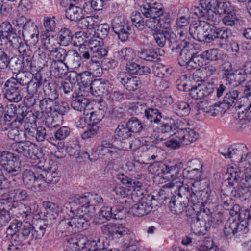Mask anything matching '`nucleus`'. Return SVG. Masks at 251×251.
<instances>
[{
  "label": "nucleus",
  "instance_id": "nucleus-50",
  "mask_svg": "<svg viewBox=\"0 0 251 251\" xmlns=\"http://www.w3.org/2000/svg\"><path fill=\"white\" fill-rule=\"evenodd\" d=\"M224 233L227 238H231L233 236H237V221L229 220L225 224Z\"/></svg>",
  "mask_w": 251,
  "mask_h": 251
},
{
  "label": "nucleus",
  "instance_id": "nucleus-40",
  "mask_svg": "<svg viewBox=\"0 0 251 251\" xmlns=\"http://www.w3.org/2000/svg\"><path fill=\"white\" fill-rule=\"evenodd\" d=\"M41 75L36 74L34 77H32V80L28 84L26 87L27 91L31 95L36 94L43 83Z\"/></svg>",
  "mask_w": 251,
  "mask_h": 251
},
{
  "label": "nucleus",
  "instance_id": "nucleus-48",
  "mask_svg": "<svg viewBox=\"0 0 251 251\" xmlns=\"http://www.w3.org/2000/svg\"><path fill=\"white\" fill-rule=\"evenodd\" d=\"M167 164L163 162H154L149 167V171L155 175L159 176H164L166 170Z\"/></svg>",
  "mask_w": 251,
  "mask_h": 251
},
{
  "label": "nucleus",
  "instance_id": "nucleus-59",
  "mask_svg": "<svg viewBox=\"0 0 251 251\" xmlns=\"http://www.w3.org/2000/svg\"><path fill=\"white\" fill-rule=\"evenodd\" d=\"M90 106H87V108L84 109L83 114H79V128H84L85 127H89L92 126V122L89 119V115L90 114Z\"/></svg>",
  "mask_w": 251,
  "mask_h": 251
},
{
  "label": "nucleus",
  "instance_id": "nucleus-29",
  "mask_svg": "<svg viewBox=\"0 0 251 251\" xmlns=\"http://www.w3.org/2000/svg\"><path fill=\"white\" fill-rule=\"evenodd\" d=\"M177 134L182 139V145H188L196 141L199 137V134L193 129L177 128Z\"/></svg>",
  "mask_w": 251,
  "mask_h": 251
},
{
  "label": "nucleus",
  "instance_id": "nucleus-5",
  "mask_svg": "<svg viewBox=\"0 0 251 251\" xmlns=\"http://www.w3.org/2000/svg\"><path fill=\"white\" fill-rule=\"evenodd\" d=\"M187 188L190 194L188 199H190V207L199 206L200 209L202 208L203 203L206 201L209 197L208 189L205 186H201L200 182H195L192 184L191 187L187 184L183 185Z\"/></svg>",
  "mask_w": 251,
  "mask_h": 251
},
{
  "label": "nucleus",
  "instance_id": "nucleus-45",
  "mask_svg": "<svg viewBox=\"0 0 251 251\" xmlns=\"http://www.w3.org/2000/svg\"><path fill=\"white\" fill-rule=\"evenodd\" d=\"M103 104V105H101V108L100 110H98L96 111L95 112L91 111L90 110V114L89 115V117L90 120H91V122H92V126H96V125L99 123L104 117L105 115V111L106 109L105 106V102L104 101H101V104Z\"/></svg>",
  "mask_w": 251,
  "mask_h": 251
},
{
  "label": "nucleus",
  "instance_id": "nucleus-44",
  "mask_svg": "<svg viewBox=\"0 0 251 251\" xmlns=\"http://www.w3.org/2000/svg\"><path fill=\"white\" fill-rule=\"evenodd\" d=\"M201 55L204 61L205 59L207 60L215 61V64H220L222 63V59L221 54L219 53V51L216 49H211L203 51Z\"/></svg>",
  "mask_w": 251,
  "mask_h": 251
},
{
  "label": "nucleus",
  "instance_id": "nucleus-18",
  "mask_svg": "<svg viewBox=\"0 0 251 251\" xmlns=\"http://www.w3.org/2000/svg\"><path fill=\"white\" fill-rule=\"evenodd\" d=\"M179 34L180 35L179 38L173 32H169L168 35L167 44L171 51L174 53L179 52L181 48L185 43V40L187 39H190L189 37H187V32L186 31L185 32L181 31Z\"/></svg>",
  "mask_w": 251,
  "mask_h": 251
},
{
  "label": "nucleus",
  "instance_id": "nucleus-10",
  "mask_svg": "<svg viewBox=\"0 0 251 251\" xmlns=\"http://www.w3.org/2000/svg\"><path fill=\"white\" fill-rule=\"evenodd\" d=\"M152 201H155L154 195L149 194L142 199L130 208V212L134 216L142 217L148 214L152 209Z\"/></svg>",
  "mask_w": 251,
  "mask_h": 251
},
{
  "label": "nucleus",
  "instance_id": "nucleus-35",
  "mask_svg": "<svg viewBox=\"0 0 251 251\" xmlns=\"http://www.w3.org/2000/svg\"><path fill=\"white\" fill-rule=\"evenodd\" d=\"M19 52L23 56V62L24 64L26 63V67L29 68L35 67L32 63V59L34 56V53L33 52L30 47L27 45L25 46L24 44L22 46L19 47Z\"/></svg>",
  "mask_w": 251,
  "mask_h": 251
},
{
  "label": "nucleus",
  "instance_id": "nucleus-49",
  "mask_svg": "<svg viewBox=\"0 0 251 251\" xmlns=\"http://www.w3.org/2000/svg\"><path fill=\"white\" fill-rule=\"evenodd\" d=\"M68 66L71 69H75L78 68V53L76 50H70L67 52L66 59Z\"/></svg>",
  "mask_w": 251,
  "mask_h": 251
},
{
  "label": "nucleus",
  "instance_id": "nucleus-28",
  "mask_svg": "<svg viewBox=\"0 0 251 251\" xmlns=\"http://www.w3.org/2000/svg\"><path fill=\"white\" fill-rule=\"evenodd\" d=\"M120 82L124 88L129 91L139 89L142 85L141 80L137 76H125L121 78Z\"/></svg>",
  "mask_w": 251,
  "mask_h": 251
},
{
  "label": "nucleus",
  "instance_id": "nucleus-22",
  "mask_svg": "<svg viewBox=\"0 0 251 251\" xmlns=\"http://www.w3.org/2000/svg\"><path fill=\"white\" fill-rule=\"evenodd\" d=\"M214 90V87L212 84H198L192 87L190 96L193 99H201L211 95Z\"/></svg>",
  "mask_w": 251,
  "mask_h": 251
},
{
  "label": "nucleus",
  "instance_id": "nucleus-3",
  "mask_svg": "<svg viewBox=\"0 0 251 251\" xmlns=\"http://www.w3.org/2000/svg\"><path fill=\"white\" fill-rule=\"evenodd\" d=\"M190 194L187 188L182 185L178 187V193L174 195L169 202V208L170 210L176 214H180L188 206H190V199L188 197Z\"/></svg>",
  "mask_w": 251,
  "mask_h": 251
},
{
  "label": "nucleus",
  "instance_id": "nucleus-56",
  "mask_svg": "<svg viewBox=\"0 0 251 251\" xmlns=\"http://www.w3.org/2000/svg\"><path fill=\"white\" fill-rule=\"evenodd\" d=\"M117 58L122 61H130L134 56V53L132 49L125 48L116 52Z\"/></svg>",
  "mask_w": 251,
  "mask_h": 251
},
{
  "label": "nucleus",
  "instance_id": "nucleus-4",
  "mask_svg": "<svg viewBox=\"0 0 251 251\" xmlns=\"http://www.w3.org/2000/svg\"><path fill=\"white\" fill-rule=\"evenodd\" d=\"M0 164L9 176H21V169L19 157L7 151L0 152Z\"/></svg>",
  "mask_w": 251,
  "mask_h": 251
},
{
  "label": "nucleus",
  "instance_id": "nucleus-17",
  "mask_svg": "<svg viewBox=\"0 0 251 251\" xmlns=\"http://www.w3.org/2000/svg\"><path fill=\"white\" fill-rule=\"evenodd\" d=\"M224 75L226 81V85L229 84L233 87H236L243 84L246 80L247 76L242 69L233 70H226Z\"/></svg>",
  "mask_w": 251,
  "mask_h": 251
},
{
  "label": "nucleus",
  "instance_id": "nucleus-20",
  "mask_svg": "<svg viewBox=\"0 0 251 251\" xmlns=\"http://www.w3.org/2000/svg\"><path fill=\"white\" fill-rule=\"evenodd\" d=\"M201 4L208 8L209 11H212L213 15L217 16L216 22H218L221 15L227 11V4L222 0H202Z\"/></svg>",
  "mask_w": 251,
  "mask_h": 251
},
{
  "label": "nucleus",
  "instance_id": "nucleus-13",
  "mask_svg": "<svg viewBox=\"0 0 251 251\" xmlns=\"http://www.w3.org/2000/svg\"><path fill=\"white\" fill-rule=\"evenodd\" d=\"M4 28L6 29V35L7 38L8 47L12 49H19L23 44L20 36L21 30L13 27L10 22L4 21L2 22Z\"/></svg>",
  "mask_w": 251,
  "mask_h": 251
},
{
  "label": "nucleus",
  "instance_id": "nucleus-27",
  "mask_svg": "<svg viewBox=\"0 0 251 251\" xmlns=\"http://www.w3.org/2000/svg\"><path fill=\"white\" fill-rule=\"evenodd\" d=\"M51 225L42 219H39L35 223H33L31 237L35 239H41L45 233L46 229L50 227Z\"/></svg>",
  "mask_w": 251,
  "mask_h": 251
},
{
  "label": "nucleus",
  "instance_id": "nucleus-14",
  "mask_svg": "<svg viewBox=\"0 0 251 251\" xmlns=\"http://www.w3.org/2000/svg\"><path fill=\"white\" fill-rule=\"evenodd\" d=\"M93 32L90 29L79 30V58L81 59H89V50L92 45Z\"/></svg>",
  "mask_w": 251,
  "mask_h": 251
},
{
  "label": "nucleus",
  "instance_id": "nucleus-38",
  "mask_svg": "<svg viewBox=\"0 0 251 251\" xmlns=\"http://www.w3.org/2000/svg\"><path fill=\"white\" fill-rule=\"evenodd\" d=\"M138 55L140 59L147 61L156 62L159 60L157 52L151 49H142L138 51Z\"/></svg>",
  "mask_w": 251,
  "mask_h": 251
},
{
  "label": "nucleus",
  "instance_id": "nucleus-55",
  "mask_svg": "<svg viewBox=\"0 0 251 251\" xmlns=\"http://www.w3.org/2000/svg\"><path fill=\"white\" fill-rule=\"evenodd\" d=\"M204 65V61L201 54L195 53L189 62L185 65L188 70L200 69V68Z\"/></svg>",
  "mask_w": 251,
  "mask_h": 251
},
{
  "label": "nucleus",
  "instance_id": "nucleus-34",
  "mask_svg": "<svg viewBox=\"0 0 251 251\" xmlns=\"http://www.w3.org/2000/svg\"><path fill=\"white\" fill-rule=\"evenodd\" d=\"M240 92L236 90L230 91L226 93L223 99L222 104H224L225 108L229 109L232 107H239L236 105L239 99Z\"/></svg>",
  "mask_w": 251,
  "mask_h": 251
},
{
  "label": "nucleus",
  "instance_id": "nucleus-52",
  "mask_svg": "<svg viewBox=\"0 0 251 251\" xmlns=\"http://www.w3.org/2000/svg\"><path fill=\"white\" fill-rule=\"evenodd\" d=\"M215 40L219 41L220 47H222L223 44H226L228 41L229 38L231 35L230 30L215 27Z\"/></svg>",
  "mask_w": 251,
  "mask_h": 251
},
{
  "label": "nucleus",
  "instance_id": "nucleus-33",
  "mask_svg": "<svg viewBox=\"0 0 251 251\" xmlns=\"http://www.w3.org/2000/svg\"><path fill=\"white\" fill-rule=\"evenodd\" d=\"M68 67L62 61H52L50 71L56 78H62L67 72Z\"/></svg>",
  "mask_w": 251,
  "mask_h": 251
},
{
  "label": "nucleus",
  "instance_id": "nucleus-62",
  "mask_svg": "<svg viewBox=\"0 0 251 251\" xmlns=\"http://www.w3.org/2000/svg\"><path fill=\"white\" fill-rule=\"evenodd\" d=\"M118 224L110 223L103 225L101 227V231L103 234L109 238H114V231L117 229Z\"/></svg>",
  "mask_w": 251,
  "mask_h": 251
},
{
  "label": "nucleus",
  "instance_id": "nucleus-15",
  "mask_svg": "<svg viewBox=\"0 0 251 251\" xmlns=\"http://www.w3.org/2000/svg\"><path fill=\"white\" fill-rule=\"evenodd\" d=\"M215 24L216 22L212 23L208 21L198 20L189 27V33L194 39L202 42L209 25Z\"/></svg>",
  "mask_w": 251,
  "mask_h": 251
},
{
  "label": "nucleus",
  "instance_id": "nucleus-32",
  "mask_svg": "<svg viewBox=\"0 0 251 251\" xmlns=\"http://www.w3.org/2000/svg\"><path fill=\"white\" fill-rule=\"evenodd\" d=\"M114 135L118 140L122 142L131 138L132 133L126 125V122H121L115 130Z\"/></svg>",
  "mask_w": 251,
  "mask_h": 251
},
{
  "label": "nucleus",
  "instance_id": "nucleus-64",
  "mask_svg": "<svg viewBox=\"0 0 251 251\" xmlns=\"http://www.w3.org/2000/svg\"><path fill=\"white\" fill-rule=\"evenodd\" d=\"M92 241L85 235L79 233V251H90Z\"/></svg>",
  "mask_w": 251,
  "mask_h": 251
},
{
  "label": "nucleus",
  "instance_id": "nucleus-7",
  "mask_svg": "<svg viewBox=\"0 0 251 251\" xmlns=\"http://www.w3.org/2000/svg\"><path fill=\"white\" fill-rule=\"evenodd\" d=\"M11 147L21 156L33 159L39 158L38 147L29 141L16 142L12 144Z\"/></svg>",
  "mask_w": 251,
  "mask_h": 251
},
{
  "label": "nucleus",
  "instance_id": "nucleus-24",
  "mask_svg": "<svg viewBox=\"0 0 251 251\" xmlns=\"http://www.w3.org/2000/svg\"><path fill=\"white\" fill-rule=\"evenodd\" d=\"M80 82H79V94L81 92V96H87L90 92L92 91L91 84L92 82L93 76L89 71H85L79 73Z\"/></svg>",
  "mask_w": 251,
  "mask_h": 251
},
{
  "label": "nucleus",
  "instance_id": "nucleus-43",
  "mask_svg": "<svg viewBox=\"0 0 251 251\" xmlns=\"http://www.w3.org/2000/svg\"><path fill=\"white\" fill-rule=\"evenodd\" d=\"M46 81H44L43 90L45 95L51 100H56L58 98L59 94L57 91V85L54 82H48L46 85Z\"/></svg>",
  "mask_w": 251,
  "mask_h": 251
},
{
  "label": "nucleus",
  "instance_id": "nucleus-31",
  "mask_svg": "<svg viewBox=\"0 0 251 251\" xmlns=\"http://www.w3.org/2000/svg\"><path fill=\"white\" fill-rule=\"evenodd\" d=\"M33 75L29 72L26 71H22L19 72L16 75V77H12L9 79L11 81H13V83H15L18 87H22L27 86L30 81L32 80Z\"/></svg>",
  "mask_w": 251,
  "mask_h": 251
},
{
  "label": "nucleus",
  "instance_id": "nucleus-9",
  "mask_svg": "<svg viewBox=\"0 0 251 251\" xmlns=\"http://www.w3.org/2000/svg\"><path fill=\"white\" fill-rule=\"evenodd\" d=\"M39 176V171L35 173L30 170H25L22 173L24 184L34 191H41L45 190L46 186L41 182Z\"/></svg>",
  "mask_w": 251,
  "mask_h": 251
},
{
  "label": "nucleus",
  "instance_id": "nucleus-57",
  "mask_svg": "<svg viewBox=\"0 0 251 251\" xmlns=\"http://www.w3.org/2000/svg\"><path fill=\"white\" fill-rule=\"evenodd\" d=\"M170 139L164 142V144L167 147L173 149L179 148L182 145V139L176 132L173 133V135H170Z\"/></svg>",
  "mask_w": 251,
  "mask_h": 251
},
{
  "label": "nucleus",
  "instance_id": "nucleus-58",
  "mask_svg": "<svg viewBox=\"0 0 251 251\" xmlns=\"http://www.w3.org/2000/svg\"><path fill=\"white\" fill-rule=\"evenodd\" d=\"M176 113L180 117H185L188 116L190 112V107L189 104L184 101L177 102L176 105Z\"/></svg>",
  "mask_w": 251,
  "mask_h": 251
},
{
  "label": "nucleus",
  "instance_id": "nucleus-36",
  "mask_svg": "<svg viewBox=\"0 0 251 251\" xmlns=\"http://www.w3.org/2000/svg\"><path fill=\"white\" fill-rule=\"evenodd\" d=\"M182 166L183 164L181 162L172 166L167 164V168L163 178L172 181L176 180L178 178V176Z\"/></svg>",
  "mask_w": 251,
  "mask_h": 251
},
{
  "label": "nucleus",
  "instance_id": "nucleus-60",
  "mask_svg": "<svg viewBox=\"0 0 251 251\" xmlns=\"http://www.w3.org/2000/svg\"><path fill=\"white\" fill-rule=\"evenodd\" d=\"M152 71L154 75L158 77H167L170 73L169 69L160 63H156L152 66Z\"/></svg>",
  "mask_w": 251,
  "mask_h": 251
},
{
  "label": "nucleus",
  "instance_id": "nucleus-25",
  "mask_svg": "<svg viewBox=\"0 0 251 251\" xmlns=\"http://www.w3.org/2000/svg\"><path fill=\"white\" fill-rule=\"evenodd\" d=\"M61 87L65 93L67 94L71 91H74L70 102L71 107L74 110H78V93L77 92L76 85H73L70 81L62 82Z\"/></svg>",
  "mask_w": 251,
  "mask_h": 251
},
{
  "label": "nucleus",
  "instance_id": "nucleus-6",
  "mask_svg": "<svg viewBox=\"0 0 251 251\" xmlns=\"http://www.w3.org/2000/svg\"><path fill=\"white\" fill-rule=\"evenodd\" d=\"M57 164L51 159L45 160L44 165L39 166V176L41 182L45 183H56L59 178L58 173L56 171Z\"/></svg>",
  "mask_w": 251,
  "mask_h": 251
},
{
  "label": "nucleus",
  "instance_id": "nucleus-23",
  "mask_svg": "<svg viewBox=\"0 0 251 251\" xmlns=\"http://www.w3.org/2000/svg\"><path fill=\"white\" fill-rule=\"evenodd\" d=\"M145 117L150 122L155 124L163 122L164 121H173L171 118L164 115L157 108H149L145 110Z\"/></svg>",
  "mask_w": 251,
  "mask_h": 251
},
{
  "label": "nucleus",
  "instance_id": "nucleus-19",
  "mask_svg": "<svg viewBox=\"0 0 251 251\" xmlns=\"http://www.w3.org/2000/svg\"><path fill=\"white\" fill-rule=\"evenodd\" d=\"M22 28V35L25 40L35 45L39 41V31L36 24L29 20Z\"/></svg>",
  "mask_w": 251,
  "mask_h": 251
},
{
  "label": "nucleus",
  "instance_id": "nucleus-8",
  "mask_svg": "<svg viewBox=\"0 0 251 251\" xmlns=\"http://www.w3.org/2000/svg\"><path fill=\"white\" fill-rule=\"evenodd\" d=\"M103 202V198L97 193L87 192L81 194L79 195V205L81 208H79V212L90 213L91 207L94 210V205H101Z\"/></svg>",
  "mask_w": 251,
  "mask_h": 251
},
{
  "label": "nucleus",
  "instance_id": "nucleus-21",
  "mask_svg": "<svg viewBox=\"0 0 251 251\" xmlns=\"http://www.w3.org/2000/svg\"><path fill=\"white\" fill-rule=\"evenodd\" d=\"M194 50V46L190 43V39H187L184 46L181 48L178 57V63L181 66H185L189 62L196 53Z\"/></svg>",
  "mask_w": 251,
  "mask_h": 251
},
{
  "label": "nucleus",
  "instance_id": "nucleus-12",
  "mask_svg": "<svg viewBox=\"0 0 251 251\" xmlns=\"http://www.w3.org/2000/svg\"><path fill=\"white\" fill-rule=\"evenodd\" d=\"M7 79L4 84L3 92L4 98L11 102L18 103L23 98V88Z\"/></svg>",
  "mask_w": 251,
  "mask_h": 251
},
{
  "label": "nucleus",
  "instance_id": "nucleus-30",
  "mask_svg": "<svg viewBox=\"0 0 251 251\" xmlns=\"http://www.w3.org/2000/svg\"><path fill=\"white\" fill-rule=\"evenodd\" d=\"M78 218L74 217L72 218L70 221L67 220H62L59 222L57 227V230L62 232H65L68 229L69 231L74 232L75 233L78 232Z\"/></svg>",
  "mask_w": 251,
  "mask_h": 251
},
{
  "label": "nucleus",
  "instance_id": "nucleus-61",
  "mask_svg": "<svg viewBox=\"0 0 251 251\" xmlns=\"http://www.w3.org/2000/svg\"><path fill=\"white\" fill-rule=\"evenodd\" d=\"M169 34V32H168L163 33L158 31L154 33L152 36L157 45L160 47H163L167 43Z\"/></svg>",
  "mask_w": 251,
  "mask_h": 251
},
{
  "label": "nucleus",
  "instance_id": "nucleus-1",
  "mask_svg": "<svg viewBox=\"0 0 251 251\" xmlns=\"http://www.w3.org/2000/svg\"><path fill=\"white\" fill-rule=\"evenodd\" d=\"M187 215L190 216L188 220L190 221L191 229L196 234H205L206 232L210 229L214 224L215 219L212 217L210 210L204 206L201 208L199 211L194 213L188 214L189 211L186 210Z\"/></svg>",
  "mask_w": 251,
  "mask_h": 251
},
{
  "label": "nucleus",
  "instance_id": "nucleus-2",
  "mask_svg": "<svg viewBox=\"0 0 251 251\" xmlns=\"http://www.w3.org/2000/svg\"><path fill=\"white\" fill-rule=\"evenodd\" d=\"M142 14L153 24H154L155 28L165 27V24L170 22V19L167 18V14L164 12L162 5L160 3H147L143 5L141 9Z\"/></svg>",
  "mask_w": 251,
  "mask_h": 251
},
{
  "label": "nucleus",
  "instance_id": "nucleus-26",
  "mask_svg": "<svg viewBox=\"0 0 251 251\" xmlns=\"http://www.w3.org/2000/svg\"><path fill=\"white\" fill-rule=\"evenodd\" d=\"M201 1L200 7H194L192 8L193 14L198 18H202L204 20L213 23L216 22L217 19L216 15H213V12L209 11L208 8L205 6H202Z\"/></svg>",
  "mask_w": 251,
  "mask_h": 251
},
{
  "label": "nucleus",
  "instance_id": "nucleus-41",
  "mask_svg": "<svg viewBox=\"0 0 251 251\" xmlns=\"http://www.w3.org/2000/svg\"><path fill=\"white\" fill-rule=\"evenodd\" d=\"M81 14L82 15L79 18V29L81 30L90 29V32H93V28L94 25L93 17L87 15L88 14H86L84 11L82 12V9H81Z\"/></svg>",
  "mask_w": 251,
  "mask_h": 251
},
{
  "label": "nucleus",
  "instance_id": "nucleus-42",
  "mask_svg": "<svg viewBox=\"0 0 251 251\" xmlns=\"http://www.w3.org/2000/svg\"><path fill=\"white\" fill-rule=\"evenodd\" d=\"M13 59L12 54L8 50L0 47V69L4 70L10 67V62Z\"/></svg>",
  "mask_w": 251,
  "mask_h": 251
},
{
  "label": "nucleus",
  "instance_id": "nucleus-39",
  "mask_svg": "<svg viewBox=\"0 0 251 251\" xmlns=\"http://www.w3.org/2000/svg\"><path fill=\"white\" fill-rule=\"evenodd\" d=\"M117 228L114 231V237H123L125 240L129 242L133 239L134 235L131 230L119 224H117Z\"/></svg>",
  "mask_w": 251,
  "mask_h": 251
},
{
  "label": "nucleus",
  "instance_id": "nucleus-63",
  "mask_svg": "<svg viewBox=\"0 0 251 251\" xmlns=\"http://www.w3.org/2000/svg\"><path fill=\"white\" fill-rule=\"evenodd\" d=\"M128 24L123 19L120 17H115L111 24L112 28L114 32L116 33L120 30L123 29V28H126V25Z\"/></svg>",
  "mask_w": 251,
  "mask_h": 251
},
{
  "label": "nucleus",
  "instance_id": "nucleus-51",
  "mask_svg": "<svg viewBox=\"0 0 251 251\" xmlns=\"http://www.w3.org/2000/svg\"><path fill=\"white\" fill-rule=\"evenodd\" d=\"M8 196L11 201L18 202L26 200L28 194L25 190L19 188L9 191Z\"/></svg>",
  "mask_w": 251,
  "mask_h": 251
},
{
  "label": "nucleus",
  "instance_id": "nucleus-46",
  "mask_svg": "<svg viewBox=\"0 0 251 251\" xmlns=\"http://www.w3.org/2000/svg\"><path fill=\"white\" fill-rule=\"evenodd\" d=\"M18 229H20V237L21 239V242L23 239L27 238L31 236L32 231L33 224H31L29 222H25L23 223L18 221Z\"/></svg>",
  "mask_w": 251,
  "mask_h": 251
},
{
  "label": "nucleus",
  "instance_id": "nucleus-54",
  "mask_svg": "<svg viewBox=\"0 0 251 251\" xmlns=\"http://www.w3.org/2000/svg\"><path fill=\"white\" fill-rule=\"evenodd\" d=\"M126 125L132 133H139L143 129V125L141 122L137 118L135 117H131L126 123Z\"/></svg>",
  "mask_w": 251,
  "mask_h": 251
},
{
  "label": "nucleus",
  "instance_id": "nucleus-11",
  "mask_svg": "<svg viewBox=\"0 0 251 251\" xmlns=\"http://www.w3.org/2000/svg\"><path fill=\"white\" fill-rule=\"evenodd\" d=\"M247 151V146L245 144H241L231 146L227 151L220 152V153L226 159H230L231 161L236 163H241L244 161Z\"/></svg>",
  "mask_w": 251,
  "mask_h": 251
},
{
  "label": "nucleus",
  "instance_id": "nucleus-37",
  "mask_svg": "<svg viewBox=\"0 0 251 251\" xmlns=\"http://www.w3.org/2000/svg\"><path fill=\"white\" fill-rule=\"evenodd\" d=\"M104 2L102 0H87L81 7H79V9H82V12L84 11L86 14H89L92 11V9L95 10H101Z\"/></svg>",
  "mask_w": 251,
  "mask_h": 251
},
{
  "label": "nucleus",
  "instance_id": "nucleus-16",
  "mask_svg": "<svg viewBox=\"0 0 251 251\" xmlns=\"http://www.w3.org/2000/svg\"><path fill=\"white\" fill-rule=\"evenodd\" d=\"M126 210L120 205L113 206H103L99 212V215L103 219L109 220L113 218L114 219H122L124 217Z\"/></svg>",
  "mask_w": 251,
  "mask_h": 251
},
{
  "label": "nucleus",
  "instance_id": "nucleus-53",
  "mask_svg": "<svg viewBox=\"0 0 251 251\" xmlns=\"http://www.w3.org/2000/svg\"><path fill=\"white\" fill-rule=\"evenodd\" d=\"M132 144L130 142L128 143V146L126 147H123L122 149L118 148L115 146L113 148H111L106 153H107V157L109 159L112 160H116L117 158H121L123 155V151H128L129 149H131Z\"/></svg>",
  "mask_w": 251,
  "mask_h": 251
},
{
  "label": "nucleus",
  "instance_id": "nucleus-47",
  "mask_svg": "<svg viewBox=\"0 0 251 251\" xmlns=\"http://www.w3.org/2000/svg\"><path fill=\"white\" fill-rule=\"evenodd\" d=\"M200 168H195L190 170L183 169V175L188 179H194L196 180V182H200V180L201 179L202 175V164L200 163Z\"/></svg>",
  "mask_w": 251,
  "mask_h": 251
}]
</instances>
